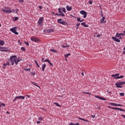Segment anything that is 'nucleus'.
<instances>
[{"mask_svg":"<svg viewBox=\"0 0 125 125\" xmlns=\"http://www.w3.org/2000/svg\"><path fill=\"white\" fill-rule=\"evenodd\" d=\"M124 84H125V82H119L115 83L116 87H119L120 88H122V87H123L122 85H124Z\"/></svg>","mask_w":125,"mask_h":125,"instance_id":"f03ea898","label":"nucleus"},{"mask_svg":"<svg viewBox=\"0 0 125 125\" xmlns=\"http://www.w3.org/2000/svg\"><path fill=\"white\" fill-rule=\"evenodd\" d=\"M21 50H22L23 51H25V50H26V48H25L24 47H21Z\"/></svg>","mask_w":125,"mask_h":125,"instance_id":"72a5a7b5","label":"nucleus"},{"mask_svg":"<svg viewBox=\"0 0 125 125\" xmlns=\"http://www.w3.org/2000/svg\"><path fill=\"white\" fill-rule=\"evenodd\" d=\"M35 63H36L37 67H38V68H40V65H39V63H38V62H37L36 61H34Z\"/></svg>","mask_w":125,"mask_h":125,"instance_id":"c756f323","label":"nucleus"},{"mask_svg":"<svg viewBox=\"0 0 125 125\" xmlns=\"http://www.w3.org/2000/svg\"><path fill=\"white\" fill-rule=\"evenodd\" d=\"M39 121H42V117H39Z\"/></svg>","mask_w":125,"mask_h":125,"instance_id":"09e8293b","label":"nucleus"},{"mask_svg":"<svg viewBox=\"0 0 125 125\" xmlns=\"http://www.w3.org/2000/svg\"><path fill=\"white\" fill-rule=\"evenodd\" d=\"M62 47H63V48H65V47H66V46H65V45H62Z\"/></svg>","mask_w":125,"mask_h":125,"instance_id":"4d7b16f0","label":"nucleus"},{"mask_svg":"<svg viewBox=\"0 0 125 125\" xmlns=\"http://www.w3.org/2000/svg\"><path fill=\"white\" fill-rule=\"evenodd\" d=\"M123 78H124V76H123V75L120 77L118 76V79H123Z\"/></svg>","mask_w":125,"mask_h":125,"instance_id":"37998d69","label":"nucleus"},{"mask_svg":"<svg viewBox=\"0 0 125 125\" xmlns=\"http://www.w3.org/2000/svg\"><path fill=\"white\" fill-rule=\"evenodd\" d=\"M0 51H8V48L6 47L0 46Z\"/></svg>","mask_w":125,"mask_h":125,"instance_id":"6e6552de","label":"nucleus"},{"mask_svg":"<svg viewBox=\"0 0 125 125\" xmlns=\"http://www.w3.org/2000/svg\"><path fill=\"white\" fill-rule=\"evenodd\" d=\"M2 106H3V107H5V104L2 103L0 104V107H2Z\"/></svg>","mask_w":125,"mask_h":125,"instance_id":"473e14b6","label":"nucleus"},{"mask_svg":"<svg viewBox=\"0 0 125 125\" xmlns=\"http://www.w3.org/2000/svg\"><path fill=\"white\" fill-rule=\"evenodd\" d=\"M72 6H66V10L67 11H71L72 10Z\"/></svg>","mask_w":125,"mask_h":125,"instance_id":"6ab92c4d","label":"nucleus"},{"mask_svg":"<svg viewBox=\"0 0 125 125\" xmlns=\"http://www.w3.org/2000/svg\"><path fill=\"white\" fill-rule=\"evenodd\" d=\"M5 42L2 40H0V45H4Z\"/></svg>","mask_w":125,"mask_h":125,"instance_id":"5701e85b","label":"nucleus"},{"mask_svg":"<svg viewBox=\"0 0 125 125\" xmlns=\"http://www.w3.org/2000/svg\"><path fill=\"white\" fill-rule=\"evenodd\" d=\"M104 20H105V17H103V18L100 20V23L102 24L105 23L106 21H104Z\"/></svg>","mask_w":125,"mask_h":125,"instance_id":"f3484780","label":"nucleus"},{"mask_svg":"<svg viewBox=\"0 0 125 125\" xmlns=\"http://www.w3.org/2000/svg\"><path fill=\"white\" fill-rule=\"evenodd\" d=\"M20 2H21V3H23L24 2L23 0H19Z\"/></svg>","mask_w":125,"mask_h":125,"instance_id":"c03bdc74","label":"nucleus"},{"mask_svg":"<svg viewBox=\"0 0 125 125\" xmlns=\"http://www.w3.org/2000/svg\"><path fill=\"white\" fill-rule=\"evenodd\" d=\"M80 125L79 123H76V124H74V125Z\"/></svg>","mask_w":125,"mask_h":125,"instance_id":"052dcab7","label":"nucleus"},{"mask_svg":"<svg viewBox=\"0 0 125 125\" xmlns=\"http://www.w3.org/2000/svg\"><path fill=\"white\" fill-rule=\"evenodd\" d=\"M37 124H41V121H37Z\"/></svg>","mask_w":125,"mask_h":125,"instance_id":"13d9d810","label":"nucleus"},{"mask_svg":"<svg viewBox=\"0 0 125 125\" xmlns=\"http://www.w3.org/2000/svg\"><path fill=\"white\" fill-rule=\"evenodd\" d=\"M24 43H25L26 45H27V46H28L29 45V42H24Z\"/></svg>","mask_w":125,"mask_h":125,"instance_id":"ea45409f","label":"nucleus"},{"mask_svg":"<svg viewBox=\"0 0 125 125\" xmlns=\"http://www.w3.org/2000/svg\"><path fill=\"white\" fill-rule=\"evenodd\" d=\"M83 93L84 94H88V95H90V93H88V92H83Z\"/></svg>","mask_w":125,"mask_h":125,"instance_id":"4c0bfd02","label":"nucleus"},{"mask_svg":"<svg viewBox=\"0 0 125 125\" xmlns=\"http://www.w3.org/2000/svg\"><path fill=\"white\" fill-rule=\"evenodd\" d=\"M31 41H32V42H38L39 41V39H38L37 38L34 37V36H33L30 39Z\"/></svg>","mask_w":125,"mask_h":125,"instance_id":"9d476101","label":"nucleus"},{"mask_svg":"<svg viewBox=\"0 0 125 125\" xmlns=\"http://www.w3.org/2000/svg\"><path fill=\"white\" fill-rule=\"evenodd\" d=\"M115 37H116V38H119L120 40H122V39H123V37H122L121 36H120V33H116V35Z\"/></svg>","mask_w":125,"mask_h":125,"instance_id":"dca6fc26","label":"nucleus"},{"mask_svg":"<svg viewBox=\"0 0 125 125\" xmlns=\"http://www.w3.org/2000/svg\"><path fill=\"white\" fill-rule=\"evenodd\" d=\"M43 21V17L41 18L39 21H38V24L40 25V26H42V22Z\"/></svg>","mask_w":125,"mask_h":125,"instance_id":"1a4fd4ad","label":"nucleus"},{"mask_svg":"<svg viewBox=\"0 0 125 125\" xmlns=\"http://www.w3.org/2000/svg\"><path fill=\"white\" fill-rule=\"evenodd\" d=\"M119 76H120V73H117L116 74L112 75L111 77L113 78V79H119Z\"/></svg>","mask_w":125,"mask_h":125,"instance_id":"f8f14e48","label":"nucleus"},{"mask_svg":"<svg viewBox=\"0 0 125 125\" xmlns=\"http://www.w3.org/2000/svg\"><path fill=\"white\" fill-rule=\"evenodd\" d=\"M120 36L121 37V36H124V33H119Z\"/></svg>","mask_w":125,"mask_h":125,"instance_id":"864d4df0","label":"nucleus"},{"mask_svg":"<svg viewBox=\"0 0 125 125\" xmlns=\"http://www.w3.org/2000/svg\"><path fill=\"white\" fill-rule=\"evenodd\" d=\"M95 97H96V98H98L99 99H100L101 100H106V99L102 98L101 97H99L98 96H96Z\"/></svg>","mask_w":125,"mask_h":125,"instance_id":"a211bd4d","label":"nucleus"},{"mask_svg":"<svg viewBox=\"0 0 125 125\" xmlns=\"http://www.w3.org/2000/svg\"><path fill=\"white\" fill-rule=\"evenodd\" d=\"M59 10V16H62V17H65V14L61 11V8H59L58 9Z\"/></svg>","mask_w":125,"mask_h":125,"instance_id":"0eeeda50","label":"nucleus"},{"mask_svg":"<svg viewBox=\"0 0 125 125\" xmlns=\"http://www.w3.org/2000/svg\"><path fill=\"white\" fill-rule=\"evenodd\" d=\"M46 32L47 33H52L53 32H54V30H53V29H47Z\"/></svg>","mask_w":125,"mask_h":125,"instance_id":"412c9836","label":"nucleus"},{"mask_svg":"<svg viewBox=\"0 0 125 125\" xmlns=\"http://www.w3.org/2000/svg\"><path fill=\"white\" fill-rule=\"evenodd\" d=\"M89 4H92V0H90L88 1Z\"/></svg>","mask_w":125,"mask_h":125,"instance_id":"a19ab883","label":"nucleus"},{"mask_svg":"<svg viewBox=\"0 0 125 125\" xmlns=\"http://www.w3.org/2000/svg\"><path fill=\"white\" fill-rule=\"evenodd\" d=\"M82 26H83V27H85V28H88V25L85 24V23L84 22H82L81 23Z\"/></svg>","mask_w":125,"mask_h":125,"instance_id":"aec40b11","label":"nucleus"},{"mask_svg":"<svg viewBox=\"0 0 125 125\" xmlns=\"http://www.w3.org/2000/svg\"><path fill=\"white\" fill-rule=\"evenodd\" d=\"M2 11L5 12L6 13H12V10H11V9L10 8H8V9H2Z\"/></svg>","mask_w":125,"mask_h":125,"instance_id":"39448f33","label":"nucleus"},{"mask_svg":"<svg viewBox=\"0 0 125 125\" xmlns=\"http://www.w3.org/2000/svg\"><path fill=\"white\" fill-rule=\"evenodd\" d=\"M31 83H32V84H34V85H35L36 86H38V87H39V88H40V87H39V85H37V83H35V82H31Z\"/></svg>","mask_w":125,"mask_h":125,"instance_id":"c85d7f7f","label":"nucleus"},{"mask_svg":"<svg viewBox=\"0 0 125 125\" xmlns=\"http://www.w3.org/2000/svg\"><path fill=\"white\" fill-rule=\"evenodd\" d=\"M15 99H25V97L23 96H16Z\"/></svg>","mask_w":125,"mask_h":125,"instance_id":"4468645a","label":"nucleus"},{"mask_svg":"<svg viewBox=\"0 0 125 125\" xmlns=\"http://www.w3.org/2000/svg\"><path fill=\"white\" fill-rule=\"evenodd\" d=\"M117 105H116V107H120V106H121V107H123V105L121 104H117Z\"/></svg>","mask_w":125,"mask_h":125,"instance_id":"c9c22d12","label":"nucleus"},{"mask_svg":"<svg viewBox=\"0 0 125 125\" xmlns=\"http://www.w3.org/2000/svg\"><path fill=\"white\" fill-rule=\"evenodd\" d=\"M19 11V10L18 9H16V13H18V12Z\"/></svg>","mask_w":125,"mask_h":125,"instance_id":"a18cd8bd","label":"nucleus"},{"mask_svg":"<svg viewBox=\"0 0 125 125\" xmlns=\"http://www.w3.org/2000/svg\"><path fill=\"white\" fill-rule=\"evenodd\" d=\"M61 10L62 11V12H63V13H66V8H61Z\"/></svg>","mask_w":125,"mask_h":125,"instance_id":"bb28decb","label":"nucleus"},{"mask_svg":"<svg viewBox=\"0 0 125 125\" xmlns=\"http://www.w3.org/2000/svg\"><path fill=\"white\" fill-rule=\"evenodd\" d=\"M82 76H84V74L83 73V72H82Z\"/></svg>","mask_w":125,"mask_h":125,"instance_id":"69168bd1","label":"nucleus"},{"mask_svg":"<svg viewBox=\"0 0 125 125\" xmlns=\"http://www.w3.org/2000/svg\"><path fill=\"white\" fill-rule=\"evenodd\" d=\"M50 51H52V52H54L55 53H57V50L54 49H50Z\"/></svg>","mask_w":125,"mask_h":125,"instance_id":"393cba45","label":"nucleus"},{"mask_svg":"<svg viewBox=\"0 0 125 125\" xmlns=\"http://www.w3.org/2000/svg\"><path fill=\"white\" fill-rule=\"evenodd\" d=\"M10 31H11L12 32V33H13L15 35L19 34V33L16 31H17V27H16V26L13 27L12 28H10Z\"/></svg>","mask_w":125,"mask_h":125,"instance_id":"7ed1b4c3","label":"nucleus"},{"mask_svg":"<svg viewBox=\"0 0 125 125\" xmlns=\"http://www.w3.org/2000/svg\"><path fill=\"white\" fill-rule=\"evenodd\" d=\"M46 64L45 63H44L42 65V71L43 72H44V69H45Z\"/></svg>","mask_w":125,"mask_h":125,"instance_id":"4be33fe9","label":"nucleus"},{"mask_svg":"<svg viewBox=\"0 0 125 125\" xmlns=\"http://www.w3.org/2000/svg\"><path fill=\"white\" fill-rule=\"evenodd\" d=\"M44 62H48V63L50 64V66H53V64L52 63H51L50 61H49V60L48 59H45L44 61Z\"/></svg>","mask_w":125,"mask_h":125,"instance_id":"2eb2a0df","label":"nucleus"},{"mask_svg":"<svg viewBox=\"0 0 125 125\" xmlns=\"http://www.w3.org/2000/svg\"><path fill=\"white\" fill-rule=\"evenodd\" d=\"M39 8H40V9H42V6L40 5L39 6Z\"/></svg>","mask_w":125,"mask_h":125,"instance_id":"6e6d98bb","label":"nucleus"},{"mask_svg":"<svg viewBox=\"0 0 125 125\" xmlns=\"http://www.w3.org/2000/svg\"><path fill=\"white\" fill-rule=\"evenodd\" d=\"M117 104H115V103H110L109 104V105H110L111 106H115L116 107H117Z\"/></svg>","mask_w":125,"mask_h":125,"instance_id":"b1692460","label":"nucleus"},{"mask_svg":"<svg viewBox=\"0 0 125 125\" xmlns=\"http://www.w3.org/2000/svg\"><path fill=\"white\" fill-rule=\"evenodd\" d=\"M100 37V34H98L97 35V38H99Z\"/></svg>","mask_w":125,"mask_h":125,"instance_id":"5fc2aeb1","label":"nucleus"},{"mask_svg":"<svg viewBox=\"0 0 125 125\" xmlns=\"http://www.w3.org/2000/svg\"><path fill=\"white\" fill-rule=\"evenodd\" d=\"M55 15H57V16H59V14H58V13H56V14H55Z\"/></svg>","mask_w":125,"mask_h":125,"instance_id":"e2e57ef3","label":"nucleus"},{"mask_svg":"<svg viewBox=\"0 0 125 125\" xmlns=\"http://www.w3.org/2000/svg\"><path fill=\"white\" fill-rule=\"evenodd\" d=\"M124 119H125V116L124 115H121Z\"/></svg>","mask_w":125,"mask_h":125,"instance_id":"bf43d9fd","label":"nucleus"},{"mask_svg":"<svg viewBox=\"0 0 125 125\" xmlns=\"http://www.w3.org/2000/svg\"><path fill=\"white\" fill-rule=\"evenodd\" d=\"M42 61H43V62H44V58H42Z\"/></svg>","mask_w":125,"mask_h":125,"instance_id":"680f3d73","label":"nucleus"},{"mask_svg":"<svg viewBox=\"0 0 125 125\" xmlns=\"http://www.w3.org/2000/svg\"><path fill=\"white\" fill-rule=\"evenodd\" d=\"M19 61H20V60L18 59L17 60H16L15 62L16 65H17V64H18V62H19Z\"/></svg>","mask_w":125,"mask_h":125,"instance_id":"2f4dec72","label":"nucleus"},{"mask_svg":"<svg viewBox=\"0 0 125 125\" xmlns=\"http://www.w3.org/2000/svg\"><path fill=\"white\" fill-rule=\"evenodd\" d=\"M123 54H125V51L123 52Z\"/></svg>","mask_w":125,"mask_h":125,"instance_id":"774afa93","label":"nucleus"},{"mask_svg":"<svg viewBox=\"0 0 125 125\" xmlns=\"http://www.w3.org/2000/svg\"><path fill=\"white\" fill-rule=\"evenodd\" d=\"M16 60H17V56L16 55L12 56L10 58V61L11 63V65H14V62L15 63Z\"/></svg>","mask_w":125,"mask_h":125,"instance_id":"f257e3e1","label":"nucleus"},{"mask_svg":"<svg viewBox=\"0 0 125 125\" xmlns=\"http://www.w3.org/2000/svg\"><path fill=\"white\" fill-rule=\"evenodd\" d=\"M91 117H92L93 119H94V118L95 117V115H92Z\"/></svg>","mask_w":125,"mask_h":125,"instance_id":"603ef678","label":"nucleus"},{"mask_svg":"<svg viewBox=\"0 0 125 125\" xmlns=\"http://www.w3.org/2000/svg\"><path fill=\"white\" fill-rule=\"evenodd\" d=\"M107 91L108 93H111V92H109V90H107Z\"/></svg>","mask_w":125,"mask_h":125,"instance_id":"338daca9","label":"nucleus"},{"mask_svg":"<svg viewBox=\"0 0 125 125\" xmlns=\"http://www.w3.org/2000/svg\"><path fill=\"white\" fill-rule=\"evenodd\" d=\"M24 70H25V71H30V70H31V69L27 68V69H24Z\"/></svg>","mask_w":125,"mask_h":125,"instance_id":"de8ad7c7","label":"nucleus"},{"mask_svg":"<svg viewBox=\"0 0 125 125\" xmlns=\"http://www.w3.org/2000/svg\"><path fill=\"white\" fill-rule=\"evenodd\" d=\"M77 21H78V22H82V21L81 20V18H78L77 19Z\"/></svg>","mask_w":125,"mask_h":125,"instance_id":"58836bf2","label":"nucleus"},{"mask_svg":"<svg viewBox=\"0 0 125 125\" xmlns=\"http://www.w3.org/2000/svg\"><path fill=\"white\" fill-rule=\"evenodd\" d=\"M81 14L83 15V18H86V16H87V13L85 11L82 10L80 11Z\"/></svg>","mask_w":125,"mask_h":125,"instance_id":"423d86ee","label":"nucleus"},{"mask_svg":"<svg viewBox=\"0 0 125 125\" xmlns=\"http://www.w3.org/2000/svg\"><path fill=\"white\" fill-rule=\"evenodd\" d=\"M54 104L56 105V106H58V107H60V105H59V104H58V103H54Z\"/></svg>","mask_w":125,"mask_h":125,"instance_id":"f704fd0d","label":"nucleus"},{"mask_svg":"<svg viewBox=\"0 0 125 125\" xmlns=\"http://www.w3.org/2000/svg\"><path fill=\"white\" fill-rule=\"evenodd\" d=\"M70 55H71V53H69L67 54L64 55V57L65 58H67V57H68V56H70Z\"/></svg>","mask_w":125,"mask_h":125,"instance_id":"cd10ccee","label":"nucleus"},{"mask_svg":"<svg viewBox=\"0 0 125 125\" xmlns=\"http://www.w3.org/2000/svg\"><path fill=\"white\" fill-rule=\"evenodd\" d=\"M123 33H123L124 36H125V30L124 31Z\"/></svg>","mask_w":125,"mask_h":125,"instance_id":"0e129e2a","label":"nucleus"},{"mask_svg":"<svg viewBox=\"0 0 125 125\" xmlns=\"http://www.w3.org/2000/svg\"><path fill=\"white\" fill-rule=\"evenodd\" d=\"M10 65V62H7L6 63H4L3 64V66H4V67H6V66H9Z\"/></svg>","mask_w":125,"mask_h":125,"instance_id":"a878e982","label":"nucleus"},{"mask_svg":"<svg viewBox=\"0 0 125 125\" xmlns=\"http://www.w3.org/2000/svg\"><path fill=\"white\" fill-rule=\"evenodd\" d=\"M108 108H111V109H113L114 110H119L120 111H122V112H125V110H123L121 108L118 107H113L111 106H108Z\"/></svg>","mask_w":125,"mask_h":125,"instance_id":"9b49d317","label":"nucleus"},{"mask_svg":"<svg viewBox=\"0 0 125 125\" xmlns=\"http://www.w3.org/2000/svg\"><path fill=\"white\" fill-rule=\"evenodd\" d=\"M69 125H75V124L73 123H70Z\"/></svg>","mask_w":125,"mask_h":125,"instance_id":"3c124183","label":"nucleus"},{"mask_svg":"<svg viewBox=\"0 0 125 125\" xmlns=\"http://www.w3.org/2000/svg\"><path fill=\"white\" fill-rule=\"evenodd\" d=\"M120 96H125V93H120Z\"/></svg>","mask_w":125,"mask_h":125,"instance_id":"e433bc0d","label":"nucleus"},{"mask_svg":"<svg viewBox=\"0 0 125 125\" xmlns=\"http://www.w3.org/2000/svg\"><path fill=\"white\" fill-rule=\"evenodd\" d=\"M80 25H81V23H78L76 24V25L77 26V27H79V26H80Z\"/></svg>","mask_w":125,"mask_h":125,"instance_id":"8fccbe9b","label":"nucleus"},{"mask_svg":"<svg viewBox=\"0 0 125 125\" xmlns=\"http://www.w3.org/2000/svg\"><path fill=\"white\" fill-rule=\"evenodd\" d=\"M79 120H81V121H83L84 122H87V120L85 119H83V118H79Z\"/></svg>","mask_w":125,"mask_h":125,"instance_id":"7c9ffc66","label":"nucleus"},{"mask_svg":"<svg viewBox=\"0 0 125 125\" xmlns=\"http://www.w3.org/2000/svg\"><path fill=\"white\" fill-rule=\"evenodd\" d=\"M111 39H112V40H114V41L116 42H121V41L120 40V39H117L115 37H111Z\"/></svg>","mask_w":125,"mask_h":125,"instance_id":"ddd939ff","label":"nucleus"},{"mask_svg":"<svg viewBox=\"0 0 125 125\" xmlns=\"http://www.w3.org/2000/svg\"><path fill=\"white\" fill-rule=\"evenodd\" d=\"M31 74H32L33 76H35V75H36V73L35 72H31Z\"/></svg>","mask_w":125,"mask_h":125,"instance_id":"49530a36","label":"nucleus"},{"mask_svg":"<svg viewBox=\"0 0 125 125\" xmlns=\"http://www.w3.org/2000/svg\"><path fill=\"white\" fill-rule=\"evenodd\" d=\"M18 20V17H15L14 21H17Z\"/></svg>","mask_w":125,"mask_h":125,"instance_id":"79ce46f5","label":"nucleus"},{"mask_svg":"<svg viewBox=\"0 0 125 125\" xmlns=\"http://www.w3.org/2000/svg\"><path fill=\"white\" fill-rule=\"evenodd\" d=\"M58 22H59L60 24H62V25H64V26H67L68 25V23L65 21H63V20L62 19H59L57 20Z\"/></svg>","mask_w":125,"mask_h":125,"instance_id":"20e7f679","label":"nucleus"}]
</instances>
